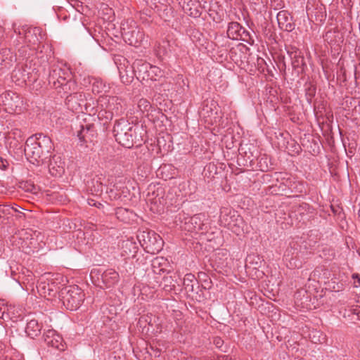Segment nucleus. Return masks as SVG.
Returning <instances> with one entry per match:
<instances>
[{
    "label": "nucleus",
    "mask_w": 360,
    "mask_h": 360,
    "mask_svg": "<svg viewBox=\"0 0 360 360\" xmlns=\"http://www.w3.org/2000/svg\"><path fill=\"white\" fill-rule=\"evenodd\" d=\"M52 149L51 139L42 134H36L29 137L24 148L25 155L28 161L34 165H42L51 158L49 153Z\"/></svg>",
    "instance_id": "1"
},
{
    "label": "nucleus",
    "mask_w": 360,
    "mask_h": 360,
    "mask_svg": "<svg viewBox=\"0 0 360 360\" xmlns=\"http://www.w3.org/2000/svg\"><path fill=\"white\" fill-rule=\"evenodd\" d=\"M113 133L116 141L122 146L130 148L134 146V129L128 120L122 118L114 124Z\"/></svg>",
    "instance_id": "2"
},
{
    "label": "nucleus",
    "mask_w": 360,
    "mask_h": 360,
    "mask_svg": "<svg viewBox=\"0 0 360 360\" xmlns=\"http://www.w3.org/2000/svg\"><path fill=\"white\" fill-rule=\"evenodd\" d=\"M59 299L67 309L73 311L77 309L82 304L84 294L78 286H68L60 290Z\"/></svg>",
    "instance_id": "3"
},
{
    "label": "nucleus",
    "mask_w": 360,
    "mask_h": 360,
    "mask_svg": "<svg viewBox=\"0 0 360 360\" xmlns=\"http://www.w3.org/2000/svg\"><path fill=\"white\" fill-rule=\"evenodd\" d=\"M142 248L148 253H158L163 247V240L154 231H142L137 236Z\"/></svg>",
    "instance_id": "4"
},
{
    "label": "nucleus",
    "mask_w": 360,
    "mask_h": 360,
    "mask_svg": "<svg viewBox=\"0 0 360 360\" xmlns=\"http://www.w3.org/2000/svg\"><path fill=\"white\" fill-rule=\"evenodd\" d=\"M204 218L205 215L202 214H195L192 217H184L183 218L179 214V220L181 223V228L188 232L206 233L208 231V225L204 222Z\"/></svg>",
    "instance_id": "5"
},
{
    "label": "nucleus",
    "mask_w": 360,
    "mask_h": 360,
    "mask_svg": "<svg viewBox=\"0 0 360 360\" xmlns=\"http://www.w3.org/2000/svg\"><path fill=\"white\" fill-rule=\"evenodd\" d=\"M98 103L105 112L110 114L111 117L120 115L124 110L122 100L117 96L101 97L98 100Z\"/></svg>",
    "instance_id": "6"
},
{
    "label": "nucleus",
    "mask_w": 360,
    "mask_h": 360,
    "mask_svg": "<svg viewBox=\"0 0 360 360\" xmlns=\"http://www.w3.org/2000/svg\"><path fill=\"white\" fill-rule=\"evenodd\" d=\"M218 103L214 99H206L203 101L200 110V116L205 120L208 124H213L218 118Z\"/></svg>",
    "instance_id": "7"
},
{
    "label": "nucleus",
    "mask_w": 360,
    "mask_h": 360,
    "mask_svg": "<svg viewBox=\"0 0 360 360\" xmlns=\"http://www.w3.org/2000/svg\"><path fill=\"white\" fill-rule=\"evenodd\" d=\"M70 76V72L68 69L62 68L60 65H53L50 68L48 77L49 84L56 89Z\"/></svg>",
    "instance_id": "8"
},
{
    "label": "nucleus",
    "mask_w": 360,
    "mask_h": 360,
    "mask_svg": "<svg viewBox=\"0 0 360 360\" xmlns=\"http://www.w3.org/2000/svg\"><path fill=\"white\" fill-rule=\"evenodd\" d=\"M65 104L68 109L72 112H83L86 110V98L83 92H75L68 95L65 99Z\"/></svg>",
    "instance_id": "9"
},
{
    "label": "nucleus",
    "mask_w": 360,
    "mask_h": 360,
    "mask_svg": "<svg viewBox=\"0 0 360 360\" xmlns=\"http://www.w3.org/2000/svg\"><path fill=\"white\" fill-rule=\"evenodd\" d=\"M20 74L22 76V82H35L39 77V70L35 67H32L31 62L26 64L22 69L15 70L13 73V77H17Z\"/></svg>",
    "instance_id": "10"
},
{
    "label": "nucleus",
    "mask_w": 360,
    "mask_h": 360,
    "mask_svg": "<svg viewBox=\"0 0 360 360\" xmlns=\"http://www.w3.org/2000/svg\"><path fill=\"white\" fill-rule=\"evenodd\" d=\"M48 347L59 351H64L65 345L63 338L54 330H48L43 335Z\"/></svg>",
    "instance_id": "11"
},
{
    "label": "nucleus",
    "mask_w": 360,
    "mask_h": 360,
    "mask_svg": "<svg viewBox=\"0 0 360 360\" xmlns=\"http://www.w3.org/2000/svg\"><path fill=\"white\" fill-rule=\"evenodd\" d=\"M48 167L49 173L55 177L61 176L65 172V163L59 155L49 158Z\"/></svg>",
    "instance_id": "12"
},
{
    "label": "nucleus",
    "mask_w": 360,
    "mask_h": 360,
    "mask_svg": "<svg viewBox=\"0 0 360 360\" xmlns=\"http://www.w3.org/2000/svg\"><path fill=\"white\" fill-rule=\"evenodd\" d=\"M277 21L281 30L286 32H292L295 25L292 21V17L287 11H281L277 14Z\"/></svg>",
    "instance_id": "13"
},
{
    "label": "nucleus",
    "mask_w": 360,
    "mask_h": 360,
    "mask_svg": "<svg viewBox=\"0 0 360 360\" xmlns=\"http://www.w3.org/2000/svg\"><path fill=\"white\" fill-rule=\"evenodd\" d=\"M96 135L95 126L93 124H81L77 136L81 142H91Z\"/></svg>",
    "instance_id": "14"
},
{
    "label": "nucleus",
    "mask_w": 360,
    "mask_h": 360,
    "mask_svg": "<svg viewBox=\"0 0 360 360\" xmlns=\"http://www.w3.org/2000/svg\"><path fill=\"white\" fill-rule=\"evenodd\" d=\"M132 73L139 79L145 80L147 79L148 71L151 68V65L142 60H136L132 65Z\"/></svg>",
    "instance_id": "15"
},
{
    "label": "nucleus",
    "mask_w": 360,
    "mask_h": 360,
    "mask_svg": "<svg viewBox=\"0 0 360 360\" xmlns=\"http://www.w3.org/2000/svg\"><path fill=\"white\" fill-rule=\"evenodd\" d=\"M55 89L58 94H63V96H68L73 94L77 92V85L76 82L72 79L71 75L70 77H67L64 82H61Z\"/></svg>",
    "instance_id": "16"
},
{
    "label": "nucleus",
    "mask_w": 360,
    "mask_h": 360,
    "mask_svg": "<svg viewBox=\"0 0 360 360\" xmlns=\"http://www.w3.org/2000/svg\"><path fill=\"white\" fill-rule=\"evenodd\" d=\"M119 280V274L112 269H108L101 274V281L104 287L107 288L115 286Z\"/></svg>",
    "instance_id": "17"
},
{
    "label": "nucleus",
    "mask_w": 360,
    "mask_h": 360,
    "mask_svg": "<svg viewBox=\"0 0 360 360\" xmlns=\"http://www.w3.org/2000/svg\"><path fill=\"white\" fill-rule=\"evenodd\" d=\"M287 53L292 60V65L295 70L302 68L305 65L304 58L301 55V51L294 46L287 48Z\"/></svg>",
    "instance_id": "18"
},
{
    "label": "nucleus",
    "mask_w": 360,
    "mask_h": 360,
    "mask_svg": "<svg viewBox=\"0 0 360 360\" xmlns=\"http://www.w3.org/2000/svg\"><path fill=\"white\" fill-rule=\"evenodd\" d=\"M15 61V56L8 49H3L0 51V70L8 69Z\"/></svg>",
    "instance_id": "19"
},
{
    "label": "nucleus",
    "mask_w": 360,
    "mask_h": 360,
    "mask_svg": "<svg viewBox=\"0 0 360 360\" xmlns=\"http://www.w3.org/2000/svg\"><path fill=\"white\" fill-rule=\"evenodd\" d=\"M41 325L36 319H31L27 323L25 333L31 338H34L41 333Z\"/></svg>",
    "instance_id": "20"
},
{
    "label": "nucleus",
    "mask_w": 360,
    "mask_h": 360,
    "mask_svg": "<svg viewBox=\"0 0 360 360\" xmlns=\"http://www.w3.org/2000/svg\"><path fill=\"white\" fill-rule=\"evenodd\" d=\"M110 86L101 79H95L92 83V91L94 94H105L110 91Z\"/></svg>",
    "instance_id": "21"
},
{
    "label": "nucleus",
    "mask_w": 360,
    "mask_h": 360,
    "mask_svg": "<svg viewBox=\"0 0 360 360\" xmlns=\"http://www.w3.org/2000/svg\"><path fill=\"white\" fill-rule=\"evenodd\" d=\"M242 26L237 22H231L229 24L227 36L229 39L237 40L238 34L242 30Z\"/></svg>",
    "instance_id": "22"
},
{
    "label": "nucleus",
    "mask_w": 360,
    "mask_h": 360,
    "mask_svg": "<svg viewBox=\"0 0 360 360\" xmlns=\"http://www.w3.org/2000/svg\"><path fill=\"white\" fill-rule=\"evenodd\" d=\"M194 283H198L195 276L192 274H186L183 282L186 290L191 292H194Z\"/></svg>",
    "instance_id": "23"
},
{
    "label": "nucleus",
    "mask_w": 360,
    "mask_h": 360,
    "mask_svg": "<svg viewBox=\"0 0 360 360\" xmlns=\"http://www.w3.org/2000/svg\"><path fill=\"white\" fill-rule=\"evenodd\" d=\"M252 148H255V147L252 144H245L240 145L238 149L239 154L241 155H244L247 158L250 162L253 160L254 154L252 151Z\"/></svg>",
    "instance_id": "24"
},
{
    "label": "nucleus",
    "mask_w": 360,
    "mask_h": 360,
    "mask_svg": "<svg viewBox=\"0 0 360 360\" xmlns=\"http://www.w3.org/2000/svg\"><path fill=\"white\" fill-rule=\"evenodd\" d=\"M176 283V281H175L172 276H165L162 279V288L167 291L170 292L175 288V283Z\"/></svg>",
    "instance_id": "25"
},
{
    "label": "nucleus",
    "mask_w": 360,
    "mask_h": 360,
    "mask_svg": "<svg viewBox=\"0 0 360 360\" xmlns=\"http://www.w3.org/2000/svg\"><path fill=\"white\" fill-rule=\"evenodd\" d=\"M162 75V70L158 67L151 65V68L148 71L146 79L155 81L158 77H160Z\"/></svg>",
    "instance_id": "26"
},
{
    "label": "nucleus",
    "mask_w": 360,
    "mask_h": 360,
    "mask_svg": "<svg viewBox=\"0 0 360 360\" xmlns=\"http://www.w3.org/2000/svg\"><path fill=\"white\" fill-rule=\"evenodd\" d=\"M269 160L267 156L263 155L259 157L257 162L259 170L266 172L271 169V167L269 165Z\"/></svg>",
    "instance_id": "27"
},
{
    "label": "nucleus",
    "mask_w": 360,
    "mask_h": 360,
    "mask_svg": "<svg viewBox=\"0 0 360 360\" xmlns=\"http://www.w3.org/2000/svg\"><path fill=\"white\" fill-rule=\"evenodd\" d=\"M237 40H242L249 44H252L254 41L250 32L244 27H242V30L238 34Z\"/></svg>",
    "instance_id": "28"
},
{
    "label": "nucleus",
    "mask_w": 360,
    "mask_h": 360,
    "mask_svg": "<svg viewBox=\"0 0 360 360\" xmlns=\"http://www.w3.org/2000/svg\"><path fill=\"white\" fill-rule=\"evenodd\" d=\"M40 33H41V30L38 27H34V28L32 29V30L29 31V32L27 34L25 37L27 39H28L30 41H31V39H29L30 34H32L35 35L36 39H34L32 41L33 44H35L37 42H39L40 40L43 39V36H41L40 34Z\"/></svg>",
    "instance_id": "29"
},
{
    "label": "nucleus",
    "mask_w": 360,
    "mask_h": 360,
    "mask_svg": "<svg viewBox=\"0 0 360 360\" xmlns=\"http://www.w3.org/2000/svg\"><path fill=\"white\" fill-rule=\"evenodd\" d=\"M213 344L217 348L220 349L221 352H226V346L224 345V340L219 337H214L213 338Z\"/></svg>",
    "instance_id": "30"
},
{
    "label": "nucleus",
    "mask_w": 360,
    "mask_h": 360,
    "mask_svg": "<svg viewBox=\"0 0 360 360\" xmlns=\"http://www.w3.org/2000/svg\"><path fill=\"white\" fill-rule=\"evenodd\" d=\"M169 169H172L173 171H174V169H173L170 165H162L159 168V169H158L159 174L158 175L161 174L162 178H165V180L167 179H171L173 177L172 176H169V175H166L165 176H163V174L166 172H168Z\"/></svg>",
    "instance_id": "31"
},
{
    "label": "nucleus",
    "mask_w": 360,
    "mask_h": 360,
    "mask_svg": "<svg viewBox=\"0 0 360 360\" xmlns=\"http://www.w3.org/2000/svg\"><path fill=\"white\" fill-rule=\"evenodd\" d=\"M352 279L354 280L353 286L354 288H358L360 286V276L358 274H353L352 276Z\"/></svg>",
    "instance_id": "32"
},
{
    "label": "nucleus",
    "mask_w": 360,
    "mask_h": 360,
    "mask_svg": "<svg viewBox=\"0 0 360 360\" xmlns=\"http://www.w3.org/2000/svg\"><path fill=\"white\" fill-rule=\"evenodd\" d=\"M25 188L26 191H28L30 193H36V187L32 184L25 183Z\"/></svg>",
    "instance_id": "33"
},
{
    "label": "nucleus",
    "mask_w": 360,
    "mask_h": 360,
    "mask_svg": "<svg viewBox=\"0 0 360 360\" xmlns=\"http://www.w3.org/2000/svg\"><path fill=\"white\" fill-rule=\"evenodd\" d=\"M200 13L197 9H195L194 12H191L190 13V15H191V16H193L194 18L198 17V16H200Z\"/></svg>",
    "instance_id": "34"
},
{
    "label": "nucleus",
    "mask_w": 360,
    "mask_h": 360,
    "mask_svg": "<svg viewBox=\"0 0 360 360\" xmlns=\"http://www.w3.org/2000/svg\"><path fill=\"white\" fill-rule=\"evenodd\" d=\"M342 286H343V285H342V283H341L340 285H338H338H337V287L333 286V290H334L335 291H338H338H340V290H342Z\"/></svg>",
    "instance_id": "35"
},
{
    "label": "nucleus",
    "mask_w": 360,
    "mask_h": 360,
    "mask_svg": "<svg viewBox=\"0 0 360 360\" xmlns=\"http://www.w3.org/2000/svg\"><path fill=\"white\" fill-rule=\"evenodd\" d=\"M144 104H146L145 108H146V107H148V106H149V107L150 106L149 103L147 101H146V100H141L139 105H144Z\"/></svg>",
    "instance_id": "36"
},
{
    "label": "nucleus",
    "mask_w": 360,
    "mask_h": 360,
    "mask_svg": "<svg viewBox=\"0 0 360 360\" xmlns=\"http://www.w3.org/2000/svg\"><path fill=\"white\" fill-rule=\"evenodd\" d=\"M125 245H126V247H127V246H128V245H129L130 247H132V248H133V249H134V250L136 249V246H135L132 243L127 242V243H125Z\"/></svg>",
    "instance_id": "37"
},
{
    "label": "nucleus",
    "mask_w": 360,
    "mask_h": 360,
    "mask_svg": "<svg viewBox=\"0 0 360 360\" xmlns=\"http://www.w3.org/2000/svg\"><path fill=\"white\" fill-rule=\"evenodd\" d=\"M122 30H123L122 34L124 35V38H126V37H127V35H128V34H129V32H128V31H127V30H125V28H124V27L122 28Z\"/></svg>",
    "instance_id": "38"
},
{
    "label": "nucleus",
    "mask_w": 360,
    "mask_h": 360,
    "mask_svg": "<svg viewBox=\"0 0 360 360\" xmlns=\"http://www.w3.org/2000/svg\"><path fill=\"white\" fill-rule=\"evenodd\" d=\"M94 200H89V201H88L89 205L96 206V203L94 202Z\"/></svg>",
    "instance_id": "39"
},
{
    "label": "nucleus",
    "mask_w": 360,
    "mask_h": 360,
    "mask_svg": "<svg viewBox=\"0 0 360 360\" xmlns=\"http://www.w3.org/2000/svg\"><path fill=\"white\" fill-rule=\"evenodd\" d=\"M224 219V211L221 212L220 220L222 221Z\"/></svg>",
    "instance_id": "40"
},
{
    "label": "nucleus",
    "mask_w": 360,
    "mask_h": 360,
    "mask_svg": "<svg viewBox=\"0 0 360 360\" xmlns=\"http://www.w3.org/2000/svg\"><path fill=\"white\" fill-rule=\"evenodd\" d=\"M321 18H326V13H325V12H321ZM321 20H322V19H321Z\"/></svg>",
    "instance_id": "41"
},
{
    "label": "nucleus",
    "mask_w": 360,
    "mask_h": 360,
    "mask_svg": "<svg viewBox=\"0 0 360 360\" xmlns=\"http://www.w3.org/2000/svg\"><path fill=\"white\" fill-rule=\"evenodd\" d=\"M98 186H100L101 188H102V185H101V184H100L98 185ZM102 191V188H98V189H97V191Z\"/></svg>",
    "instance_id": "42"
},
{
    "label": "nucleus",
    "mask_w": 360,
    "mask_h": 360,
    "mask_svg": "<svg viewBox=\"0 0 360 360\" xmlns=\"http://www.w3.org/2000/svg\"><path fill=\"white\" fill-rule=\"evenodd\" d=\"M310 9H311V8L309 7V4H308L307 5V11H309Z\"/></svg>",
    "instance_id": "43"
},
{
    "label": "nucleus",
    "mask_w": 360,
    "mask_h": 360,
    "mask_svg": "<svg viewBox=\"0 0 360 360\" xmlns=\"http://www.w3.org/2000/svg\"><path fill=\"white\" fill-rule=\"evenodd\" d=\"M1 211H2L3 212H5L6 211V207H4L2 208V210H1Z\"/></svg>",
    "instance_id": "44"
},
{
    "label": "nucleus",
    "mask_w": 360,
    "mask_h": 360,
    "mask_svg": "<svg viewBox=\"0 0 360 360\" xmlns=\"http://www.w3.org/2000/svg\"><path fill=\"white\" fill-rule=\"evenodd\" d=\"M129 40L130 41L129 44H131L133 43L132 40H131L129 38Z\"/></svg>",
    "instance_id": "45"
}]
</instances>
